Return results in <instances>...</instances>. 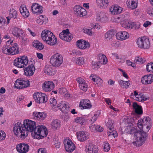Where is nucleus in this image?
Segmentation results:
<instances>
[{
  "label": "nucleus",
  "mask_w": 153,
  "mask_h": 153,
  "mask_svg": "<svg viewBox=\"0 0 153 153\" xmlns=\"http://www.w3.org/2000/svg\"><path fill=\"white\" fill-rule=\"evenodd\" d=\"M77 82L79 83V85L83 84L86 82L81 77H79L76 79Z\"/></svg>",
  "instance_id": "0e129e2a"
},
{
  "label": "nucleus",
  "mask_w": 153,
  "mask_h": 153,
  "mask_svg": "<svg viewBox=\"0 0 153 153\" xmlns=\"http://www.w3.org/2000/svg\"><path fill=\"white\" fill-rule=\"evenodd\" d=\"M59 38L66 42H70L73 38L72 35L70 33L68 29L63 30L59 34Z\"/></svg>",
  "instance_id": "ddd939ff"
},
{
  "label": "nucleus",
  "mask_w": 153,
  "mask_h": 153,
  "mask_svg": "<svg viewBox=\"0 0 153 153\" xmlns=\"http://www.w3.org/2000/svg\"><path fill=\"white\" fill-rule=\"evenodd\" d=\"M133 95L134 97V98L140 102L148 100L149 99V97L148 96L145 95L136 91H134Z\"/></svg>",
  "instance_id": "dca6fc26"
},
{
  "label": "nucleus",
  "mask_w": 153,
  "mask_h": 153,
  "mask_svg": "<svg viewBox=\"0 0 153 153\" xmlns=\"http://www.w3.org/2000/svg\"><path fill=\"white\" fill-rule=\"evenodd\" d=\"M51 126L53 129L54 130L58 129L60 127V121L57 119L53 120L51 123Z\"/></svg>",
  "instance_id": "c9c22d12"
},
{
  "label": "nucleus",
  "mask_w": 153,
  "mask_h": 153,
  "mask_svg": "<svg viewBox=\"0 0 153 153\" xmlns=\"http://www.w3.org/2000/svg\"><path fill=\"white\" fill-rule=\"evenodd\" d=\"M114 121L112 120L109 119L108 122L106 124V126L108 127V130H111L114 128Z\"/></svg>",
  "instance_id": "49530a36"
},
{
  "label": "nucleus",
  "mask_w": 153,
  "mask_h": 153,
  "mask_svg": "<svg viewBox=\"0 0 153 153\" xmlns=\"http://www.w3.org/2000/svg\"><path fill=\"white\" fill-rule=\"evenodd\" d=\"M97 21L101 23H105L108 21V18L107 15L103 12L98 13L96 16Z\"/></svg>",
  "instance_id": "a878e982"
},
{
  "label": "nucleus",
  "mask_w": 153,
  "mask_h": 153,
  "mask_svg": "<svg viewBox=\"0 0 153 153\" xmlns=\"http://www.w3.org/2000/svg\"><path fill=\"white\" fill-rule=\"evenodd\" d=\"M23 125L27 130L28 133V131H33L36 127V123L28 119L24 120Z\"/></svg>",
  "instance_id": "f8f14e48"
},
{
  "label": "nucleus",
  "mask_w": 153,
  "mask_h": 153,
  "mask_svg": "<svg viewBox=\"0 0 153 153\" xmlns=\"http://www.w3.org/2000/svg\"><path fill=\"white\" fill-rule=\"evenodd\" d=\"M110 147L109 143L105 142L103 143V150L105 152H108L110 149Z\"/></svg>",
  "instance_id": "864d4df0"
},
{
  "label": "nucleus",
  "mask_w": 153,
  "mask_h": 153,
  "mask_svg": "<svg viewBox=\"0 0 153 153\" xmlns=\"http://www.w3.org/2000/svg\"><path fill=\"white\" fill-rule=\"evenodd\" d=\"M24 74L27 76L33 75L35 71V68L33 65L31 64L24 69Z\"/></svg>",
  "instance_id": "cd10ccee"
},
{
  "label": "nucleus",
  "mask_w": 153,
  "mask_h": 153,
  "mask_svg": "<svg viewBox=\"0 0 153 153\" xmlns=\"http://www.w3.org/2000/svg\"><path fill=\"white\" fill-rule=\"evenodd\" d=\"M28 62V60L27 56L24 55L16 58L14 61V65L18 68H22L27 66Z\"/></svg>",
  "instance_id": "423d86ee"
},
{
  "label": "nucleus",
  "mask_w": 153,
  "mask_h": 153,
  "mask_svg": "<svg viewBox=\"0 0 153 153\" xmlns=\"http://www.w3.org/2000/svg\"><path fill=\"white\" fill-rule=\"evenodd\" d=\"M6 136L5 133L3 131L0 130V141L4 140Z\"/></svg>",
  "instance_id": "680f3d73"
},
{
  "label": "nucleus",
  "mask_w": 153,
  "mask_h": 153,
  "mask_svg": "<svg viewBox=\"0 0 153 153\" xmlns=\"http://www.w3.org/2000/svg\"><path fill=\"white\" fill-rule=\"evenodd\" d=\"M58 110L61 109V111L64 113H68L70 111L69 105L68 102H61L57 105Z\"/></svg>",
  "instance_id": "6ab92c4d"
},
{
  "label": "nucleus",
  "mask_w": 153,
  "mask_h": 153,
  "mask_svg": "<svg viewBox=\"0 0 153 153\" xmlns=\"http://www.w3.org/2000/svg\"><path fill=\"white\" fill-rule=\"evenodd\" d=\"M33 46L37 49L39 50H42L44 48V46L43 44L39 41L38 40H34L33 43Z\"/></svg>",
  "instance_id": "58836bf2"
},
{
  "label": "nucleus",
  "mask_w": 153,
  "mask_h": 153,
  "mask_svg": "<svg viewBox=\"0 0 153 153\" xmlns=\"http://www.w3.org/2000/svg\"><path fill=\"white\" fill-rule=\"evenodd\" d=\"M33 115L34 118L37 120H43L46 117V114L44 112H34L33 113Z\"/></svg>",
  "instance_id": "473e14b6"
},
{
  "label": "nucleus",
  "mask_w": 153,
  "mask_h": 153,
  "mask_svg": "<svg viewBox=\"0 0 153 153\" xmlns=\"http://www.w3.org/2000/svg\"><path fill=\"white\" fill-rule=\"evenodd\" d=\"M54 87V83L51 81H45L42 85V89L45 92L51 91Z\"/></svg>",
  "instance_id": "a211bd4d"
},
{
  "label": "nucleus",
  "mask_w": 153,
  "mask_h": 153,
  "mask_svg": "<svg viewBox=\"0 0 153 153\" xmlns=\"http://www.w3.org/2000/svg\"><path fill=\"white\" fill-rule=\"evenodd\" d=\"M153 81V75L152 74L145 75L141 78V82L144 84H151Z\"/></svg>",
  "instance_id": "c756f323"
},
{
  "label": "nucleus",
  "mask_w": 153,
  "mask_h": 153,
  "mask_svg": "<svg viewBox=\"0 0 153 153\" xmlns=\"http://www.w3.org/2000/svg\"><path fill=\"white\" fill-rule=\"evenodd\" d=\"M59 93L62 95H65L67 93V90L65 88H59Z\"/></svg>",
  "instance_id": "e2e57ef3"
},
{
  "label": "nucleus",
  "mask_w": 153,
  "mask_h": 153,
  "mask_svg": "<svg viewBox=\"0 0 153 153\" xmlns=\"http://www.w3.org/2000/svg\"><path fill=\"white\" fill-rule=\"evenodd\" d=\"M34 131V133L32 134V135L34 138L37 139H42L46 137L48 134L47 129L43 125L37 126Z\"/></svg>",
  "instance_id": "39448f33"
},
{
  "label": "nucleus",
  "mask_w": 153,
  "mask_h": 153,
  "mask_svg": "<svg viewBox=\"0 0 153 153\" xmlns=\"http://www.w3.org/2000/svg\"><path fill=\"white\" fill-rule=\"evenodd\" d=\"M50 102L51 105L52 107V109L54 111L58 110L57 105L56 106L57 103V101L56 99L53 98H51L50 99Z\"/></svg>",
  "instance_id": "79ce46f5"
},
{
  "label": "nucleus",
  "mask_w": 153,
  "mask_h": 153,
  "mask_svg": "<svg viewBox=\"0 0 153 153\" xmlns=\"http://www.w3.org/2000/svg\"><path fill=\"white\" fill-rule=\"evenodd\" d=\"M74 121L77 123L83 125L86 122L87 120L85 117H77L75 119Z\"/></svg>",
  "instance_id": "a19ab883"
},
{
  "label": "nucleus",
  "mask_w": 153,
  "mask_h": 153,
  "mask_svg": "<svg viewBox=\"0 0 153 153\" xmlns=\"http://www.w3.org/2000/svg\"><path fill=\"white\" fill-rule=\"evenodd\" d=\"M17 11L13 8H11L10 11L9 15L13 18H15L17 17Z\"/></svg>",
  "instance_id": "de8ad7c7"
},
{
  "label": "nucleus",
  "mask_w": 153,
  "mask_h": 153,
  "mask_svg": "<svg viewBox=\"0 0 153 153\" xmlns=\"http://www.w3.org/2000/svg\"><path fill=\"white\" fill-rule=\"evenodd\" d=\"M19 10L21 14L25 18H27L30 16V13L26 6L22 5L20 7Z\"/></svg>",
  "instance_id": "7c9ffc66"
},
{
  "label": "nucleus",
  "mask_w": 153,
  "mask_h": 153,
  "mask_svg": "<svg viewBox=\"0 0 153 153\" xmlns=\"http://www.w3.org/2000/svg\"><path fill=\"white\" fill-rule=\"evenodd\" d=\"M132 23L131 21L128 19H124L121 21V24L122 27L127 29L132 28Z\"/></svg>",
  "instance_id": "f704fd0d"
},
{
  "label": "nucleus",
  "mask_w": 153,
  "mask_h": 153,
  "mask_svg": "<svg viewBox=\"0 0 153 153\" xmlns=\"http://www.w3.org/2000/svg\"><path fill=\"white\" fill-rule=\"evenodd\" d=\"M13 132L15 134L22 139L25 138L28 133L26 129L20 122H18L15 124Z\"/></svg>",
  "instance_id": "20e7f679"
},
{
  "label": "nucleus",
  "mask_w": 153,
  "mask_h": 153,
  "mask_svg": "<svg viewBox=\"0 0 153 153\" xmlns=\"http://www.w3.org/2000/svg\"><path fill=\"white\" fill-rule=\"evenodd\" d=\"M132 106L134 110L136 113L139 114L142 113V109L141 106L138 105L135 102L133 103Z\"/></svg>",
  "instance_id": "4c0bfd02"
},
{
  "label": "nucleus",
  "mask_w": 153,
  "mask_h": 153,
  "mask_svg": "<svg viewBox=\"0 0 153 153\" xmlns=\"http://www.w3.org/2000/svg\"><path fill=\"white\" fill-rule=\"evenodd\" d=\"M79 106L82 109H89L91 107L92 105L89 100L87 99H83L81 100Z\"/></svg>",
  "instance_id": "bb28decb"
},
{
  "label": "nucleus",
  "mask_w": 153,
  "mask_h": 153,
  "mask_svg": "<svg viewBox=\"0 0 153 153\" xmlns=\"http://www.w3.org/2000/svg\"><path fill=\"white\" fill-rule=\"evenodd\" d=\"M85 151L86 153H97L98 149L96 146L92 143H89L86 146Z\"/></svg>",
  "instance_id": "393cba45"
},
{
  "label": "nucleus",
  "mask_w": 153,
  "mask_h": 153,
  "mask_svg": "<svg viewBox=\"0 0 153 153\" xmlns=\"http://www.w3.org/2000/svg\"><path fill=\"white\" fill-rule=\"evenodd\" d=\"M83 32L89 35H91L92 34L91 30L89 29L84 28L83 29Z\"/></svg>",
  "instance_id": "338daca9"
},
{
  "label": "nucleus",
  "mask_w": 153,
  "mask_h": 153,
  "mask_svg": "<svg viewBox=\"0 0 153 153\" xmlns=\"http://www.w3.org/2000/svg\"><path fill=\"white\" fill-rule=\"evenodd\" d=\"M117 39L120 41H124L129 38V35L125 31H121L117 33L116 35Z\"/></svg>",
  "instance_id": "412c9836"
},
{
  "label": "nucleus",
  "mask_w": 153,
  "mask_h": 153,
  "mask_svg": "<svg viewBox=\"0 0 153 153\" xmlns=\"http://www.w3.org/2000/svg\"><path fill=\"white\" fill-rule=\"evenodd\" d=\"M99 65L97 62L92 61V67L95 70L98 69Z\"/></svg>",
  "instance_id": "69168bd1"
},
{
  "label": "nucleus",
  "mask_w": 153,
  "mask_h": 153,
  "mask_svg": "<svg viewBox=\"0 0 153 153\" xmlns=\"http://www.w3.org/2000/svg\"><path fill=\"white\" fill-rule=\"evenodd\" d=\"M137 44L138 47L140 48L146 49H149L150 47L149 39L145 37L138 38L137 40Z\"/></svg>",
  "instance_id": "1a4fd4ad"
},
{
  "label": "nucleus",
  "mask_w": 153,
  "mask_h": 153,
  "mask_svg": "<svg viewBox=\"0 0 153 153\" xmlns=\"http://www.w3.org/2000/svg\"><path fill=\"white\" fill-rule=\"evenodd\" d=\"M76 134L78 140L81 142L85 141L89 137V133L86 131H79L76 133Z\"/></svg>",
  "instance_id": "f3484780"
},
{
  "label": "nucleus",
  "mask_w": 153,
  "mask_h": 153,
  "mask_svg": "<svg viewBox=\"0 0 153 153\" xmlns=\"http://www.w3.org/2000/svg\"><path fill=\"white\" fill-rule=\"evenodd\" d=\"M99 62L102 64H105L107 62V59L105 55L100 54L98 55Z\"/></svg>",
  "instance_id": "ea45409f"
},
{
  "label": "nucleus",
  "mask_w": 153,
  "mask_h": 153,
  "mask_svg": "<svg viewBox=\"0 0 153 153\" xmlns=\"http://www.w3.org/2000/svg\"><path fill=\"white\" fill-rule=\"evenodd\" d=\"M76 46L79 49L84 50L89 48L90 47V44L88 42L81 39L77 41Z\"/></svg>",
  "instance_id": "4be33fe9"
},
{
  "label": "nucleus",
  "mask_w": 153,
  "mask_h": 153,
  "mask_svg": "<svg viewBox=\"0 0 153 153\" xmlns=\"http://www.w3.org/2000/svg\"><path fill=\"white\" fill-rule=\"evenodd\" d=\"M16 149L18 153H27L29 150L30 146L27 143H22L18 144Z\"/></svg>",
  "instance_id": "2eb2a0df"
},
{
  "label": "nucleus",
  "mask_w": 153,
  "mask_h": 153,
  "mask_svg": "<svg viewBox=\"0 0 153 153\" xmlns=\"http://www.w3.org/2000/svg\"><path fill=\"white\" fill-rule=\"evenodd\" d=\"M99 114L100 112L99 111H97L95 112L94 113V116L91 118V121L93 123L95 122L99 116Z\"/></svg>",
  "instance_id": "5fc2aeb1"
},
{
  "label": "nucleus",
  "mask_w": 153,
  "mask_h": 153,
  "mask_svg": "<svg viewBox=\"0 0 153 153\" xmlns=\"http://www.w3.org/2000/svg\"><path fill=\"white\" fill-rule=\"evenodd\" d=\"M147 14L149 16L153 17V7L150 6L148 7L146 9Z\"/></svg>",
  "instance_id": "3c124183"
},
{
  "label": "nucleus",
  "mask_w": 153,
  "mask_h": 153,
  "mask_svg": "<svg viewBox=\"0 0 153 153\" xmlns=\"http://www.w3.org/2000/svg\"><path fill=\"white\" fill-rule=\"evenodd\" d=\"M152 24V22H149L148 21H146L144 22L143 25L144 27H147L150 26Z\"/></svg>",
  "instance_id": "774afa93"
},
{
  "label": "nucleus",
  "mask_w": 153,
  "mask_h": 153,
  "mask_svg": "<svg viewBox=\"0 0 153 153\" xmlns=\"http://www.w3.org/2000/svg\"><path fill=\"white\" fill-rule=\"evenodd\" d=\"M112 54L115 58L118 60V61L120 63H123L125 62L124 60L121 58L120 56L117 53H112Z\"/></svg>",
  "instance_id": "09e8293b"
},
{
  "label": "nucleus",
  "mask_w": 153,
  "mask_h": 153,
  "mask_svg": "<svg viewBox=\"0 0 153 153\" xmlns=\"http://www.w3.org/2000/svg\"><path fill=\"white\" fill-rule=\"evenodd\" d=\"M44 71V72L48 75H51L54 74L53 73V69L50 66H46Z\"/></svg>",
  "instance_id": "c03bdc74"
},
{
  "label": "nucleus",
  "mask_w": 153,
  "mask_h": 153,
  "mask_svg": "<svg viewBox=\"0 0 153 153\" xmlns=\"http://www.w3.org/2000/svg\"><path fill=\"white\" fill-rule=\"evenodd\" d=\"M96 1L98 5L100 7L105 8L108 5V0H97Z\"/></svg>",
  "instance_id": "e433bc0d"
},
{
  "label": "nucleus",
  "mask_w": 153,
  "mask_h": 153,
  "mask_svg": "<svg viewBox=\"0 0 153 153\" xmlns=\"http://www.w3.org/2000/svg\"><path fill=\"white\" fill-rule=\"evenodd\" d=\"M91 26L93 29H96L97 30H99L102 28V26L97 23H93L91 24Z\"/></svg>",
  "instance_id": "8fccbe9b"
},
{
  "label": "nucleus",
  "mask_w": 153,
  "mask_h": 153,
  "mask_svg": "<svg viewBox=\"0 0 153 153\" xmlns=\"http://www.w3.org/2000/svg\"><path fill=\"white\" fill-rule=\"evenodd\" d=\"M119 84L123 88H127L130 85L128 81H125L122 80H119L118 81Z\"/></svg>",
  "instance_id": "a18cd8bd"
},
{
  "label": "nucleus",
  "mask_w": 153,
  "mask_h": 153,
  "mask_svg": "<svg viewBox=\"0 0 153 153\" xmlns=\"http://www.w3.org/2000/svg\"><path fill=\"white\" fill-rule=\"evenodd\" d=\"M85 59L83 57H77L75 59L74 61L77 65H82L85 63Z\"/></svg>",
  "instance_id": "37998d69"
},
{
  "label": "nucleus",
  "mask_w": 153,
  "mask_h": 153,
  "mask_svg": "<svg viewBox=\"0 0 153 153\" xmlns=\"http://www.w3.org/2000/svg\"><path fill=\"white\" fill-rule=\"evenodd\" d=\"M135 117H128L127 119L129 124L125 130V132L128 134H132L135 133V136L137 139L136 141H134L133 143L135 146L141 145L145 140L146 137L145 132L149 131L151 127L152 122L149 118L145 117L143 119L139 120L137 123V127L139 130L137 131L134 127V123L135 122Z\"/></svg>",
  "instance_id": "f257e3e1"
},
{
  "label": "nucleus",
  "mask_w": 153,
  "mask_h": 153,
  "mask_svg": "<svg viewBox=\"0 0 153 153\" xmlns=\"http://www.w3.org/2000/svg\"><path fill=\"white\" fill-rule=\"evenodd\" d=\"M108 134L109 136L113 135L114 137H116L117 136V134L115 133L114 128L111 130H108Z\"/></svg>",
  "instance_id": "603ef678"
},
{
  "label": "nucleus",
  "mask_w": 153,
  "mask_h": 153,
  "mask_svg": "<svg viewBox=\"0 0 153 153\" xmlns=\"http://www.w3.org/2000/svg\"><path fill=\"white\" fill-rule=\"evenodd\" d=\"M41 37L45 42L50 45H54L57 43V39L55 36L48 30L45 29L42 32Z\"/></svg>",
  "instance_id": "7ed1b4c3"
},
{
  "label": "nucleus",
  "mask_w": 153,
  "mask_h": 153,
  "mask_svg": "<svg viewBox=\"0 0 153 153\" xmlns=\"http://www.w3.org/2000/svg\"><path fill=\"white\" fill-rule=\"evenodd\" d=\"M113 35L111 32H107L105 34V38L107 40L110 39L112 37Z\"/></svg>",
  "instance_id": "13d9d810"
},
{
  "label": "nucleus",
  "mask_w": 153,
  "mask_h": 153,
  "mask_svg": "<svg viewBox=\"0 0 153 153\" xmlns=\"http://www.w3.org/2000/svg\"><path fill=\"white\" fill-rule=\"evenodd\" d=\"M146 69L148 71L153 72V62L148 64Z\"/></svg>",
  "instance_id": "6e6d98bb"
},
{
  "label": "nucleus",
  "mask_w": 153,
  "mask_h": 153,
  "mask_svg": "<svg viewBox=\"0 0 153 153\" xmlns=\"http://www.w3.org/2000/svg\"><path fill=\"white\" fill-rule=\"evenodd\" d=\"M32 12L33 13L41 14L43 12L42 7L37 3H34L31 7Z\"/></svg>",
  "instance_id": "5701e85b"
},
{
  "label": "nucleus",
  "mask_w": 153,
  "mask_h": 153,
  "mask_svg": "<svg viewBox=\"0 0 153 153\" xmlns=\"http://www.w3.org/2000/svg\"><path fill=\"white\" fill-rule=\"evenodd\" d=\"M63 62V58L62 56L58 53L52 55L50 58V63L53 67H59Z\"/></svg>",
  "instance_id": "0eeeda50"
},
{
  "label": "nucleus",
  "mask_w": 153,
  "mask_h": 153,
  "mask_svg": "<svg viewBox=\"0 0 153 153\" xmlns=\"http://www.w3.org/2000/svg\"><path fill=\"white\" fill-rule=\"evenodd\" d=\"M33 97L35 102L38 103H45L47 101V96L45 93L36 92L34 93Z\"/></svg>",
  "instance_id": "9d476101"
},
{
  "label": "nucleus",
  "mask_w": 153,
  "mask_h": 153,
  "mask_svg": "<svg viewBox=\"0 0 153 153\" xmlns=\"http://www.w3.org/2000/svg\"><path fill=\"white\" fill-rule=\"evenodd\" d=\"M109 11L110 13L112 15H118L122 13L123 8L118 5H113L110 7Z\"/></svg>",
  "instance_id": "b1692460"
},
{
  "label": "nucleus",
  "mask_w": 153,
  "mask_h": 153,
  "mask_svg": "<svg viewBox=\"0 0 153 153\" xmlns=\"http://www.w3.org/2000/svg\"><path fill=\"white\" fill-rule=\"evenodd\" d=\"M64 144L65 150L68 152H71L75 149V145L70 139H65L64 141Z\"/></svg>",
  "instance_id": "9b49d317"
},
{
  "label": "nucleus",
  "mask_w": 153,
  "mask_h": 153,
  "mask_svg": "<svg viewBox=\"0 0 153 153\" xmlns=\"http://www.w3.org/2000/svg\"><path fill=\"white\" fill-rule=\"evenodd\" d=\"M2 51L5 54L16 55L19 51L18 45L13 42V40L10 39L6 42V45L2 48Z\"/></svg>",
  "instance_id": "f03ea898"
},
{
  "label": "nucleus",
  "mask_w": 153,
  "mask_h": 153,
  "mask_svg": "<svg viewBox=\"0 0 153 153\" xmlns=\"http://www.w3.org/2000/svg\"><path fill=\"white\" fill-rule=\"evenodd\" d=\"M79 87L81 90L84 91H86L87 90L88 85L86 82L82 85H79Z\"/></svg>",
  "instance_id": "bf43d9fd"
},
{
  "label": "nucleus",
  "mask_w": 153,
  "mask_h": 153,
  "mask_svg": "<svg viewBox=\"0 0 153 153\" xmlns=\"http://www.w3.org/2000/svg\"><path fill=\"white\" fill-rule=\"evenodd\" d=\"M5 25H7L6 24V19L0 16V27H3Z\"/></svg>",
  "instance_id": "052dcab7"
},
{
  "label": "nucleus",
  "mask_w": 153,
  "mask_h": 153,
  "mask_svg": "<svg viewBox=\"0 0 153 153\" xmlns=\"http://www.w3.org/2000/svg\"><path fill=\"white\" fill-rule=\"evenodd\" d=\"M30 85V82L28 80L17 79L15 83V87L19 89L26 88L28 87Z\"/></svg>",
  "instance_id": "4468645a"
},
{
  "label": "nucleus",
  "mask_w": 153,
  "mask_h": 153,
  "mask_svg": "<svg viewBox=\"0 0 153 153\" xmlns=\"http://www.w3.org/2000/svg\"><path fill=\"white\" fill-rule=\"evenodd\" d=\"M74 13L77 16L82 17L87 14L86 10L83 7L79 5H76L74 8Z\"/></svg>",
  "instance_id": "aec40b11"
},
{
  "label": "nucleus",
  "mask_w": 153,
  "mask_h": 153,
  "mask_svg": "<svg viewBox=\"0 0 153 153\" xmlns=\"http://www.w3.org/2000/svg\"><path fill=\"white\" fill-rule=\"evenodd\" d=\"M11 32L13 35L16 38L22 40L23 41H25L27 40V39L25 38V31L22 29L18 27H14L12 28Z\"/></svg>",
  "instance_id": "6e6552de"
},
{
  "label": "nucleus",
  "mask_w": 153,
  "mask_h": 153,
  "mask_svg": "<svg viewBox=\"0 0 153 153\" xmlns=\"http://www.w3.org/2000/svg\"><path fill=\"white\" fill-rule=\"evenodd\" d=\"M90 130L93 132L97 131L101 132L103 131V128L102 127L95 124L92 123L89 126Z\"/></svg>",
  "instance_id": "72a5a7b5"
},
{
  "label": "nucleus",
  "mask_w": 153,
  "mask_h": 153,
  "mask_svg": "<svg viewBox=\"0 0 153 153\" xmlns=\"http://www.w3.org/2000/svg\"><path fill=\"white\" fill-rule=\"evenodd\" d=\"M131 25L132 28H131V29H139L141 26L139 22L136 23H132Z\"/></svg>",
  "instance_id": "4d7b16f0"
},
{
  "label": "nucleus",
  "mask_w": 153,
  "mask_h": 153,
  "mask_svg": "<svg viewBox=\"0 0 153 153\" xmlns=\"http://www.w3.org/2000/svg\"><path fill=\"white\" fill-rule=\"evenodd\" d=\"M137 4L138 0H127L126 2L127 7L131 10L137 8Z\"/></svg>",
  "instance_id": "2f4dec72"
},
{
  "label": "nucleus",
  "mask_w": 153,
  "mask_h": 153,
  "mask_svg": "<svg viewBox=\"0 0 153 153\" xmlns=\"http://www.w3.org/2000/svg\"><path fill=\"white\" fill-rule=\"evenodd\" d=\"M90 79L94 82H95V84L98 86L102 85L103 83L102 79L97 75L92 74L90 76Z\"/></svg>",
  "instance_id": "c85d7f7f"
}]
</instances>
